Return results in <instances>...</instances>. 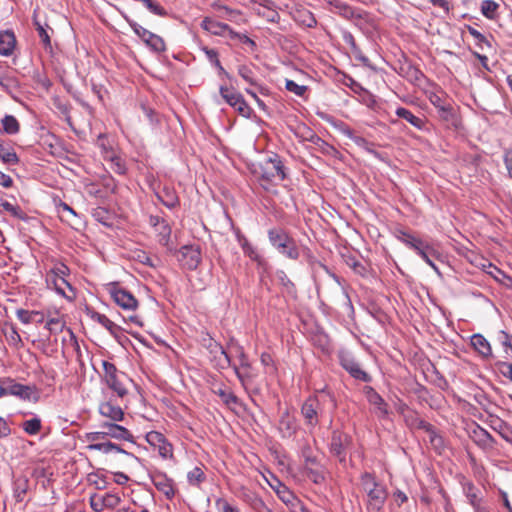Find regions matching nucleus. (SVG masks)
<instances>
[{
    "label": "nucleus",
    "instance_id": "obj_51",
    "mask_svg": "<svg viewBox=\"0 0 512 512\" xmlns=\"http://www.w3.org/2000/svg\"><path fill=\"white\" fill-rule=\"evenodd\" d=\"M187 479L191 485H199L205 481L206 476L201 468L194 467L191 471L188 472Z\"/></svg>",
    "mask_w": 512,
    "mask_h": 512
},
{
    "label": "nucleus",
    "instance_id": "obj_10",
    "mask_svg": "<svg viewBox=\"0 0 512 512\" xmlns=\"http://www.w3.org/2000/svg\"><path fill=\"white\" fill-rule=\"evenodd\" d=\"M121 400L117 395L106 397L99 403L98 412L102 417L109 419L108 422H121L125 418L123 408L118 402Z\"/></svg>",
    "mask_w": 512,
    "mask_h": 512
},
{
    "label": "nucleus",
    "instance_id": "obj_59",
    "mask_svg": "<svg viewBox=\"0 0 512 512\" xmlns=\"http://www.w3.org/2000/svg\"><path fill=\"white\" fill-rule=\"evenodd\" d=\"M16 315L23 324L32 323L34 321V318L37 316V314L34 313V311H28L24 309H18L16 311Z\"/></svg>",
    "mask_w": 512,
    "mask_h": 512
},
{
    "label": "nucleus",
    "instance_id": "obj_41",
    "mask_svg": "<svg viewBox=\"0 0 512 512\" xmlns=\"http://www.w3.org/2000/svg\"><path fill=\"white\" fill-rule=\"evenodd\" d=\"M57 209L58 213L60 214V219L68 223L70 226H73V219L77 217V214L74 211V209L65 202H60Z\"/></svg>",
    "mask_w": 512,
    "mask_h": 512
},
{
    "label": "nucleus",
    "instance_id": "obj_42",
    "mask_svg": "<svg viewBox=\"0 0 512 512\" xmlns=\"http://www.w3.org/2000/svg\"><path fill=\"white\" fill-rule=\"evenodd\" d=\"M92 319L98 322L104 328H106L112 335H115L120 329L118 325H116L104 314L94 312L92 314Z\"/></svg>",
    "mask_w": 512,
    "mask_h": 512
},
{
    "label": "nucleus",
    "instance_id": "obj_16",
    "mask_svg": "<svg viewBox=\"0 0 512 512\" xmlns=\"http://www.w3.org/2000/svg\"><path fill=\"white\" fill-rule=\"evenodd\" d=\"M101 429L106 430L107 438H114L116 440H125L134 443V437L132 433L117 422H103L100 425Z\"/></svg>",
    "mask_w": 512,
    "mask_h": 512
},
{
    "label": "nucleus",
    "instance_id": "obj_40",
    "mask_svg": "<svg viewBox=\"0 0 512 512\" xmlns=\"http://www.w3.org/2000/svg\"><path fill=\"white\" fill-rule=\"evenodd\" d=\"M401 70L404 76L412 83H420L425 78L423 72L411 64L401 67Z\"/></svg>",
    "mask_w": 512,
    "mask_h": 512
},
{
    "label": "nucleus",
    "instance_id": "obj_25",
    "mask_svg": "<svg viewBox=\"0 0 512 512\" xmlns=\"http://www.w3.org/2000/svg\"><path fill=\"white\" fill-rule=\"evenodd\" d=\"M158 243L165 247L167 252H176V246L171 241L172 228L169 223L166 221L161 226L155 229Z\"/></svg>",
    "mask_w": 512,
    "mask_h": 512
},
{
    "label": "nucleus",
    "instance_id": "obj_2",
    "mask_svg": "<svg viewBox=\"0 0 512 512\" xmlns=\"http://www.w3.org/2000/svg\"><path fill=\"white\" fill-rule=\"evenodd\" d=\"M254 173L260 185L267 191L286 178L285 167L277 154L261 161Z\"/></svg>",
    "mask_w": 512,
    "mask_h": 512
},
{
    "label": "nucleus",
    "instance_id": "obj_1",
    "mask_svg": "<svg viewBox=\"0 0 512 512\" xmlns=\"http://www.w3.org/2000/svg\"><path fill=\"white\" fill-rule=\"evenodd\" d=\"M326 409L331 413L334 412L337 409V401L330 391L322 389L304 401L301 406V414L307 425L315 427L319 422L318 414Z\"/></svg>",
    "mask_w": 512,
    "mask_h": 512
},
{
    "label": "nucleus",
    "instance_id": "obj_52",
    "mask_svg": "<svg viewBox=\"0 0 512 512\" xmlns=\"http://www.w3.org/2000/svg\"><path fill=\"white\" fill-rule=\"evenodd\" d=\"M141 3L153 14L164 17L167 15L166 9L154 0H140Z\"/></svg>",
    "mask_w": 512,
    "mask_h": 512
},
{
    "label": "nucleus",
    "instance_id": "obj_57",
    "mask_svg": "<svg viewBox=\"0 0 512 512\" xmlns=\"http://www.w3.org/2000/svg\"><path fill=\"white\" fill-rule=\"evenodd\" d=\"M1 206L3 207V209L5 211L9 212L14 217H16L18 219H24L25 218V214H24V212L22 211V209L19 206H15V205L11 204L8 201H3L1 203Z\"/></svg>",
    "mask_w": 512,
    "mask_h": 512
},
{
    "label": "nucleus",
    "instance_id": "obj_54",
    "mask_svg": "<svg viewBox=\"0 0 512 512\" xmlns=\"http://www.w3.org/2000/svg\"><path fill=\"white\" fill-rule=\"evenodd\" d=\"M285 87H286V89L289 92H292L295 95L300 96V97H303L305 95V93L307 92V90H308L307 86H305V85H298L293 80H286Z\"/></svg>",
    "mask_w": 512,
    "mask_h": 512
},
{
    "label": "nucleus",
    "instance_id": "obj_39",
    "mask_svg": "<svg viewBox=\"0 0 512 512\" xmlns=\"http://www.w3.org/2000/svg\"><path fill=\"white\" fill-rule=\"evenodd\" d=\"M3 131L9 135H15L20 130V124L13 115H5L1 120Z\"/></svg>",
    "mask_w": 512,
    "mask_h": 512
},
{
    "label": "nucleus",
    "instance_id": "obj_24",
    "mask_svg": "<svg viewBox=\"0 0 512 512\" xmlns=\"http://www.w3.org/2000/svg\"><path fill=\"white\" fill-rule=\"evenodd\" d=\"M157 199L168 209H174L179 206V197L173 187L164 186L155 193Z\"/></svg>",
    "mask_w": 512,
    "mask_h": 512
},
{
    "label": "nucleus",
    "instance_id": "obj_32",
    "mask_svg": "<svg viewBox=\"0 0 512 512\" xmlns=\"http://www.w3.org/2000/svg\"><path fill=\"white\" fill-rule=\"evenodd\" d=\"M397 238L402 243H404L407 247L414 250L415 252L417 250H420V247L425 243V240L416 237L409 232H406L404 230H398L397 231Z\"/></svg>",
    "mask_w": 512,
    "mask_h": 512
},
{
    "label": "nucleus",
    "instance_id": "obj_23",
    "mask_svg": "<svg viewBox=\"0 0 512 512\" xmlns=\"http://www.w3.org/2000/svg\"><path fill=\"white\" fill-rule=\"evenodd\" d=\"M4 388L6 395L18 396L22 399H29L31 395V388L29 386L16 383L11 378H3Z\"/></svg>",
    "mask_w": 512,
    "mask_h": 512
},
{
    "label": "nucleus",
    "instance_id": "obj_5",
    "mask_svg": "<svg viewBox=\"0 0 512 512\" xmlns=\"http://www.w3.org/2000/svg\"><path fill=\"white\" fill-rule=\"evenodd\" d=\"M301 456L304 459L303 471L308 479L315 484H322L325 481V471L323 466L314 455L309 444H305L301 448Z\"/></svg>",
    "mask_w": 512,
    "mask_h": 512
},
{
    "label": "nucleus",
    "instance_id": "obj_44",
    "mask_svg": "<svg viewBox=\"0 0 512 512\" xmlns=\"http://www.w3.org/2000/svg\"><path fill=\"white\" fill-rule=\"evenodd\" d=\"M219 93L223 100L231 107H234V105L237 104L242 97V94L226 86H220Z\"/></svg>",
    "mask_w": 512,
    "mask_h": 512
},
{
    "label": "nucleus",
    "instance_id": "obj_21",
    "mask_svg": "<svg viewBox=\"0 0 512 512\" xmlns=\"http://www.w3.org/2000/svg\"><path fill=\"white\" fill-rule=\"evenodd\" d=\"M487 423L490 428L497 432L505 441L512 444V426L501 418L489 415Z\"/></svg>",
    "mask_w": 512,
    "mask_h": 512
},
{
    "label": "nucleus",
    "instance_id": "obj_29",
    "mask_svg": "<svg viewBox=\"0 0 512 512\" xmlns=\"http://www.w3.org/2000/svg\"><path fill=\"white\" fill-rule=\"evenodd\" d=\"M471 345L483 357L492 356V348L488 340L481 334H474L471 337Z\"/></svg>",
    "mask_w": 512,
    "mask_h": 512
},
{
    "label": "nucleus",
    "instance_id": "obj_64",
    "mask_svg": "<svg viewBox=\"0 0 512 512\" xmlns=\"http://www.w3.org/2000/svg\"><path fill=\"white\" fill-rule=\"evenodd\" d=\"M102 496L97 494H93L90 497V506L95 512H102L105 508V505Z\"/></svg>",
    "mask_w": 512,
    "mask_h": 512
},
{
    "label": "nucleus",
    "instance_id": "obj_33",
    "mask_svg": "<svg viewBox=\"0 0 512 512\" xmlns=\"http://www.w3.org/2000/svg\"><path fill=\"white\" fill-rule=\"evenodd\" d=\"M395 114L407 122H409L415 128L422 130L425 126L424 119L414 115L410 110L404 107H398L395 111Z\"/></svg>",
    "mask_w": 512,
    "mask_h": 512
},
{
    "label": "nucleus",
    "instance_id": "obj_3",
    "mask_svg": "<svg viewBox=\"0 0 512 512\" xmlns=\"http://www.w3.org/2000/svg\"><path fill=\"white\" fill-rule=\"evenodd\" d=\"M360 482L364 492L367 494V508L373 511H380L388 496L385 485L378 482L376 477L369 472L361 474Z\"/></svg>",
    "mask_w": 512,
    "mask_h": 512
},
{
    "label": "nucleus",
    "instance_id": "obj_7",
    "mask_svg": "<svg viewBox=\"0 0 512 512\" xmlns=\"http://www.w3.org/2000/svg\"><path fill=\"white\" fill-rule=\"evenodd\" d=\"M102 366L106 385L118 398L123 399L128 394V390L122 381L126 377L125 373L118 371L117 367L109 361H103Z\"/></svg>",
    "mask_w": 512,
    "mask_h": 512
},
{
    "label": "nucleus",
    "instance_id": "obj_30",
    "mask_svg": "<svg viewBox=\"0 0 512 512\" xmlns=\"http://www.w3.org/2000/svg\"><path fill=\"white\" fill-rule=\"evenodd\" d=\"M201 28L216 36H224L229 25L205 17L201 22Z\"/></svg>",
    "mask_w": 512,
    "mask_h": 512
},
{
    "label": "nucleus",
    "instance_id": "obj_49",
    "mask_svg": "<svg viewBox=\"0 0 512 512\" xmlns=\"http://www.w3.org/2000/svg\"><path fill=\"white\" fill-rule=\"evenodd\" d=\"M45 328L49 330L50 333H60L64 329L67 330L65 321L61 320L60 318H50L47 320L45 324Z\"/></svg>",
    "mask_w": 512,
    "mask_h": 512
},
{
    "label": "nucleus",
    "instance_id": "obj_38",
    "mask_svg": "<svg viewBox=\"0 0 512 512\" xmlns=\"http://www.w3.org/2000/svg\"><path fill=\"white\" fill-rule=\"evenodd\" d=\"M464 492L476 512L480 511V498L478 497V489L473 483L468 482L464 485Z\"/></svg>",
    "mask_w": 512,
    "mask_h": 512
},
{
    "label": "nucleus",
    "instance_id": "obj_62",
    "mask_svg": "<svg viewBox=\"0 0 512 512\" xmlns=\"http://www.w3.org/2000/svg\"><path fill=\"white\" fill-rule=\"evenodd\" d=\"M277 277H278L281 285L286 288L287 292L292 293L295 291L294 283L288 278L287 274L284 271H282V270L278 271Z\"/></svg>",
    "mask_w": 512,
    "mask_h": 512
},
{
    "label": "nucleus",
    "instance_id": "obj_34",
    "mask_svg": "<svg viewBox=\"0 0 512 512\" xmlns=\"http://www.w3.org/2000/svg\"><path fill=\"white\" fill-rule=\"evenodd\" d=\"M426 433L429 436V442L432 449L436 453L442 454L446 448L444 437L439 434L434 426H432Z\"/></svg>",
    "mask_w": 512,
    "mask_h": 512
},
{
    "label": "nucleus",
    "instance_id": "obj_22",
    "mask_svg": "<svg viewBox=\"0 0 512 512\" xmlns=\"http://www.w3.org/2000/svg\"><path fill=\"white\" fill-rule=\"evenodd\" d=\"M87 449L89 451H100L104 454H108L111 452L121 453L129 458L139 461V458L137 456H135L134 454H132L130 452H127L126 450L122 449L119 445L112 443L110 441L100 442V443H91L87 446Z\"/></svg>",
    "mask_w": 512,
    "mask_h": 512
},
{
    "label": "nucleus",
    "instance_id": "obj_58",
    "mask_svg": "<svg viewBox=\"0 0 512 512\" xmlns=\"http://www.w3.org/2000/svg\"><path fill=\"white\" fill-rule=\"evenodd\" d=\"M347 264L353 269V271L360 275L365 276L367 274V268L364 264L358 261L356 258H349Z\"/></svg>",
    "mask_w": 512,
    "mask_h": 512
},
{
    "label": "nucleus",
    "instance_id": "obj_13",
    "mask_svg": "<svg viewBox=\"0 0 512 512\" xmlns=\"http://www.w3.org/2000/svg\"><path fill=\"white\" fill-rule=\"evenodd\" d=\"M145 438L152 447L158 450L162 458L173 457V446L161 432L150 431L146 434Z\"/></svg>",
    "mask_w": 512,
    "mask_h": 512
},
{
    "label": "nucleus",
    "instance_id": "obj_12",
    "mask_svg": "<svg viewBox=\"0 0 512 512\" xmlns=\"http://www.w3.org/2000/svg\"><path fill=\"white\" fill-rule=\"evenodd\" d=\"M135 34L154 52L161 53L166 50V44L162 37L152 33L136 22L129 23Z\"/></svg>",
    "mask_w": 512,
    "mask_h": 512
},
{
    "label": "nucleus",
    "instance_id": "obj_50",
    "mask_svg": "<svg viewBox=\"0 0 512 512\" xmlns=\"http://www.w3.org/2000/svg\"><path fill=\"white\" fill-rule=\"evenodd\" d=\"M238 74L248 84H250L252 86H257L258 85V82H257V80L255 78V75H254L253 71L248 66L240 65L238 67Z\"/></svg>",
    "mask_w": 512,
    "mask_h": 512
},
{
    "label": "nucleus",
    "instance_id": "obj_60",
    "mask_svg": "<svg viewBox=\"0 0 512 512\" xmlns=\"http://www.w3.org/2000/svg\"><path fill=\"white\" fill-rule=\"evenodd\" d=\"M102 498L104 501L103 505H105V508L113 509L116 506H118L119 503L121 502V498L118 495L112 493H106L105 495L102 496Z\"/></svg>",
    "mask_w": 512,
    "mask_h": 512
},
{
    "label": "nucleus",
    "instance_id": "obj_45",
    "mask_svg": "<svg viewBox=\"0 0 512 512\" xmlns=\"http://www.w3.org/2000/svg\"><path fill=\"white\" fill-rule=\"evenodd\" d=\"M214 393L218 395L222 402L229 407L240 403L239 398L232 391L226 388H218L217 390H214Z\"/></svg>",
    "mask_w": 512,
    "mask_h": 512
},
{
    "label": "nucleus",
    "instance_id": "obj_26",
    "mask_svg": "<svg viewBox=\"0 0 512 512\" xmlns=\"http://www.w3.org/2000/svg\"><path fill=\"white\" fill-rule=\"evenodd\" d=\"M16 46V37L11 30L0 32V54L10 56Z\"/></svg>",
    "mask_w": 512,
    "mask_h": 512
},
{
    "label": "nucleus",
    "instance_id": "obj_31",
    "mask_svg": "<svg viewBox=\"0 0 512 512\" xmlns=\"http://www.w3.org/2000/svg\"><path fill=\"white\" fill-rule=\"evenodd\" d=\"M0 160L6 165H16L19 163V157L17 156L14 148L4 141L0 140Z\"/></svg>",
    "mask_w": 512,
    "mask_h": 512
},
{
    "label": "nucleus",
    "instance_id": "obj_8",
    "mask_svg": "<svg viewBox=\"0 0 512 512\" xmlns=\"http://www.w3.org/2000/svg\"><path fill=\"white\" fill-rule=\"evenodd\" d=\"M175 255L180 265L187 270H195L201 262V251L198 245H184L176 252H170Z\"/></svg>",
    "mask_w": 512,
    "mask_h": 512
},
{
    "label": "nucleus",
    "instance_id": "obj_14",
    "mask_svg": "<svg viewBox=\"0 0 512 512\" xmlns=\"http://www.w3.org/2000/svg\"><path fill=\"white\" fill-rule=\"evenodd\" d=\"M46 284L48 288H53L57 294L69 301H73L76 297L74 288L65 278L46 277Z\"/></svg>",
    "mask_w": 512,
    "mask_h": 512
},
{
    "label": "nucleus",
    "instance_id": "obj_36",
    "mask_svg": "<svg viewBox=\"0 0 512 512\" xmlns=\"http://www.w3.org/2000/svg\"><path fill=\"white\" fill-rule=\"evenodd\" d=\"M29 488V481L26 477H18L13 482L14 497L17 502H22Z\"/></svg>",
    "mask_w": 512,
    "mask_h": 512
},
{
    "label": "nucleus",
    "instance_id": "obj_56",
    "mask_svg": "<svg viewBox=\"0 0 512 512\" xmlns=\"http://www.w3.org/2000/svg\"><path fill=\"white\" fill-rule=\"evenodd\" d=\"M438 113L440 118H442L443 120L455 124L456 117L451 105L447 104L446 106H441V109L438 110Z\"/></svg>",
    "mask_w": 512,
    "mask_h": 512
},
{
    "label": "nucleus",
    "instance_id": "obj_11",
    "mask_svg": "<svg viewBox=\"0 0 512 512\" xmlns=\"http://www.w3.org/2000/svg\"><path fill=\"white\" fill-rule=\"evenodd\" d=\"M339 362L342 368L346 370L354 379L366 383L372 381V377L362 369L360 363L350 353L340 352Z\"/></svg>",
    "mask_w": 512,
    "mask_h": 512
},
{
    "label": "nucleus",
    "instance_id": "obj_19",
    "mask_svg": "<svg viewBox=\"0 0 512 512\" xmlns=\"http://www.w3.org/2000/svg\"><path fill=\"white\" fill-rule=\"evenodd\" d=\"M235 235L239 245L241 246L244 254L249 257L252 261L257 262L258 265L262 266L266 264L265 260L260 256L257 249L249 242V240L241 233L240 229H236Z\"/></svg>",
    "mask_w": 512,
    "mask_h": 512
},
{
    "label": "nucleus",
    "instance_id": "obj_37",
    "mask_svg": "<svg viewBox=\"0 0 512 512\" xmlns=\"http://www.w3.org/2000/svg\"><path fill=\"white\" fill-rule=\"evenodd\" d=\"M244 499L256 512H271L264 501L256 493H245Z\"/></svg>",
    "mask_w": 512,
    "mask_h": 512
},
{
    "label": "nucleus",
    "instance_id": "obj_15",
    "mask_svg": "<svg viewBox=\"0 0 512 512\" xmlns=\"http://www.w3.org/2000/svg\"><path fill=\"white\" fill-rule=\"evenodd\" d=\"M364 394L367 401L375 407V413L380 418H386L389 415L388 404L382 396L371 386H365Z\"/></svg>",
    "mask_w": 512,
    "mask_h": 512
},
{
    "label": "nucleus",
    "instance_id": "obj_28",
    "mask_svg": "<svg viewBox=\"0 0 512 512\" xmlns=\"http://www.w3.org/2000/svg\"><path fill=\"white\" fill-rule=\"evenodd\" d=\"M296 421L295 419L289 415L288 412H285L281 415L279 420V431L283 438H290L296 432Z\"/></svg>",
    "mask_w": 512,
    "mask_h": 512
},
{
    "label": "nucleus",
    "instance_id": "obj_53",
    "mask_svg": "<svg viewBox=\"0 0 512 512\" xmlns=\"http://www.w3.org/2000/svg\"><path fill=\"white\" fill-rule=\"evenodd\" d=\"M235 111L239 113V115L250 118L253 112L252 108L247 104L244 97L242 96L237 104L232 107Z\"/></svg>",
    "mask_w": 512,
    "mask_h": 512
},
{
    "label": "nucleus",
    "instance_id": "obj_48",
    "mask_svg": "<svg viewBox=\"0 0 512 512\" xmlns=\"http://www.w3.org/2000/svg\"><path fill=\"white\" fill-rule=\"evenodd\" d=\"M499 5L493 0H484L481 4V12L488 19H495Z\"/></svg>",
    "mask_w": 512,
    "mask_h": 512
},
{
    "label": "nucleus",
    "instance_id": "obj_20",
    "mask_svg": "<svg viewBox=\"0 0 512 512\" xmlns=\"http://www.w3.org/2000/svg\"><path fill=\"white\" fill-rule=\"evenodd\" d=\"M417 255H419L432 269L438 274L441 275L439 268L434 263V259H439L441 254L435 248V246L427 241L420 247V250L416 251Z\"/></svg>",
    "mask_w": 512,
    "mask_h": 512
},
{
    "label": "nucleus",
    "instance_id": "obj_9",
    "mask_svg": "<svg viewBox=\"0 0 512 512\" xmlns=\"http://www.w3.org/2000/svg\"><path fill=\"white\" fill-rule=\"evenodd\" d=\"M108 292L114 302L124 310L134 311L138 307V300L128 290L120 287L117 282L109 283Z\"/></svg>",
    "mask_w": 512,
    "mask_h": 512
},
{
    "label": "nucleus",
    "instance_id": "obj_4",
    "mask_svg": "<svg viewBox=\"0 0 512 512\" xmlns=\"http://www.w3.org/2000/svg\"><path fill=\"white\" fill-rule=\"evenodd\" d=\"M270 244L283 256L291 260L300 257V250L296 240L291 237L283 228L274 227L267 232Z\"/></svg>",
    "mask_w": 512,
    "mask_h": 512
},
{
    "label": "nucleus",
    "instance_id": "obj_27",
    "mask_svg": "<svg viewBox=\"0 0 512 512\" xmlns=\"http://www.w3.org/2000/svg\"><path fill=\"white\" fill-rule=\"evenodd\" d=\"M405 422L411 428H417L427 432L433 425L421 419L418 413L414 410L406 408V412H403Z\"/></svg>",
    "mask_w": 512,
    "mask_h": 512
},
{
    "label": "nucleus",
    "instance_id": "obj_63",
    "mask_svg": "<svg viewBox=\"0 0 512 512\" xmlns=\"http://www.w3.org/2000/svg\"><path fill=\"white\" fill-rule=\"evenodd\" d=\"M85 438L90 444L99 443L98 441L107 439L106 430L86 433Z\"/></svg>",
    "mask_w": 512,
    "mask_h": 512
},
{
    "label": "nucleus",
    "instance_id": "obj_61",
    "mask_svg": "<svg viewBox=\"0 0 512 512\" xmlns=\"http://www.w3.org/2000/svg\"><path fill=\"white\" fill-rule=\"evenodd\" d=\"M467 30L469 34L476 40L477 45H479L482 48V44H486L490 46L489 41L487 38L477 29H475L472 26H467Z\"/></svg>",
    "mask_w": 512,
    "mask_h": 512
},
{
    "label": "nucleus",
    "instance_id": "obj_6",
    "mask_svg": "<svg viewBox=\"0 0 512 512\" xmlns=\"http://www.w3.org/2000/svg\"><path fill=\"white\" fill-rule=\"evenodd\" d=\"M353 440L351 435L335 429L331 432L329 442V452L332 456L338 458L340 463H346L347 452L351 448Z\"/></svg>",
    "mask_w": 512,
    "mask_h": 512
},
{
    "label": "nucleus",
    "instance_id": "obj_17",
    "mask_svg": "<svg viewBox=\"0 0 512 512\" xmlns=\"http://www.w3.org/2000/svg\"><path fill=\"white\" fill-rule=\"evenodd\" d=\"M151 480L156 489L162 492L167 499L171 500L175 495L173 480L168 478L166 474L157 472L151 476Z\"/></svg>",
    "mask_w": 512,
    "mask_h": 512
},
{
    "label": "nucleus",
    "instance_id": "obj_18",
    "mask_svg": "<svg viewBox=\"0 0 512 512\" xmlns=\"http://www.w3.org/2000/svg\"><path fill=\"white\" fill-rule=\"evenodd\" d=\"M207 349L210 354L214 355V359L217 361V365L220 368L224 369L231 366V358L228 353L220 343L216 342L211 337L209 338Z\"/></svg>",
    "mask_w": 512,
    "mask_h": 512
},
{
    "label": "nucleus",
    "instance_id": "obj_46",
    "mask_svg": "<svg viewBox=\"0 0 512 512\" xmlns=\"http://www.w3.org/2000/svg\"><path fill=\"white\" fill-rule=\"evenodd\" d=\"M330 4L334 7L335 11L346 19H352L355 17L354 9L348 4L340 1L333 0Z\"/></svg>",
    "mask_w": 512,
    "mask_h": 512
},
{
    "label": "nucleus",
    "instance_id": "obj_47",
    "mask_svg": "<svg viewBox=\"0 0 512 512\" xmlns=\"http://www.w3.org/2000/svg\"><path fill=\"white\" fill-rule=\"evenodd\" d=\"M41 420L38 417L26 420L22 424L23 430L29 435H36L41 430Z\"/></svg>",
    "mask_w": 512,
    "mask_h": 512
},
{
    "label": "nucleus",
    "instance_id": "obj_43",
    "mask_svg": "<svg viewBox=\"0 0 512 512\" xmlns=\"http://www.w3.org/2000/svg\"><path fill=\"white\" fill-rule=\"evenodd\" d=\"M497 340L504 348V358L512 359V335L508 334L504 330H501L498 332Z\"/></svg>",
    "mask_w": 512,
    "mask_h": 512
},
{
    "label": "nucleus",
    "instance_id": "obj_55",
    "mask_svg": "<svg viewBox=\"0 0 512 512\" xmlns=\"http://www.w3.org/2000/svg\"><path fill=\"white\" fill-rule=\"evenodd\" d=\"M70 273V270L69 268L63 264V263H60L58 265H56L55 267H53L46 275V277H60V278H65L67 275H69Z\"/></svg>",
    "mask_w": 512,
    "mask_h": 512
},
{
    "label": "nucleus",
    "instance_id": "obj_35",
    "mask_svg": "<svg viewBox=\"0 0 512 512\" xmlns=\"http://www.w3.org/2000/svg\"><path fill=\"white\" fill-rule=\"evenodd\" d=\"M473 439L475 443L481 447H491L495 443V439L492 435L480 426H477V428L473 430Z\"/></svg>",
    "mask_w": 512,
    "mask_h": 512
}]
</instances>
